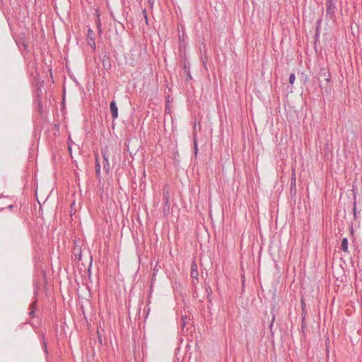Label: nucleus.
Returning a JSON list of instances; mask_svg holds the SVG:
<instances>
[{
    "label": "nucleus",
    "instance_id": "nucleus-1",
    "mask_svg": "<svg viewBox=\"0 0 362 362\" xmlns=\"http://www.w3.org/2000/svg\"><path fill=\"white\" fill-rule=\"evenodd\" d=\"M336 2L337 0H326V19L334 21L337 11Z\"/></svg>",
    "mask_w": 362,
    "mask_h": 362
},
{
    "label": "nucleus",
    "instance_id": "nucleus-2",
    "mask_svg": "<svg viewBox=\"0 0 362 362\" xmlns=\"http://www.w3.org/2000/svg\"><path fill=\"white\" fill-rule=\"evenodd\" d=\"M103 158V168L105 171L108 173L110 169V162H109V154L107 150L102 151Z\"/></svg>",
    "mask_w": 362,
    "mask_h": 362
},
{
    "label": "nucleus",
    "instance_id": "nucleus-3",
    "mask_svg": "<svg viewBox=\"0 0 362 362\" xmlns=\"http://www.w3.org/2000/svg\"><path fill=\"white\" fill-rule=\"evenodd\" d=\"M110 108L112 119H116L118 117V108L115 100L111 101Z\"/></svg>",
    "mask_w": 362,
    "mask_h": 362
},
{
    "label": "nucleus",
    "instance_id": "nucleus-4",
    "mask_svg": "<svg viewBox=\"0 0 362 362\" xmlns=\"http://www.w3.org/2000/svg\"><path fill=\"white\" fill-rule=\"evenodd\" d=\"M191 277L197 280L199 272L197 269V265L195 261H193L191 264Z\"/></svg>",
    "mask_w": 362,
    "mask_h": 362
},
{
    "label": "nucleus",
    "instance_id": "nucleus-5",
    "mask_svg": "<svg viewBox=\"0 0 362 362\" xmlns=\"http://www.w3.org/2000/svg\"><path fill=\"white\" fill-rule=\"evenodd\" d=\"M95 173H96V177L100 178V164L98 160V156L97 154L95 155Z\"/></svg>",
    "mask_w": 362,
    "mask_h": 362
},
{
    "label": "nucleus",
    "instance_id": "nucleus-6",
    "mask_svg": "<svg viewBox=\"0 0 362 362\" xmlns=\"http://www.w3.org/2000/svg\"><path fill=\"white\" fill-rule=\"evenodd\" d=\"M93 35V30H88V44L93 49H95V40L90 37V35Z\"/></svg>",
    "mask_w": 362,
    "mask_h": 362
},
{
    "label": "nucleus",
    "instance_id": "nucleus-7",
    "mask_svg": "<svg viewBox=\"0 0 362 362\" xmlns=\"http://www.w3.org/2000/svg\"><path fill=\"white\" fill-rule=\"evenodd\" d=\"M164 202H170L169 189L167 187L163 188Z\"/></svg>",
    "mask_w": 362,
    "mask_h": 362
},
{
    "label": "nucleus",
    "instance_id": "nucleus-8",
    "mask_svg": "<svg viewBox=\"0 0 362 362\" xmlns=\"http://www.w3.org/2000/svg\"><path fill=\"white\" fill-rule=\"evenodd\" d=\"M170 203L169 202H164L163 208V213L164 216H168L170 211Z\"/></svg>",
    "mask_w": 362,
    "mask_h": 362
},
{
    "label": "nucleus",
    "instance_id": "nucleus-9",
    "mask_svg": "<svg viewBox=\"0 0 362 362\" xmlns=\"http://www.w3.org/2000/svg\"><path fill=\"white\" fill-rule=\"evenodd\" d=\"M341 250L344 252H348V239L344 238L341 241Z\"/></svg>",
    "mask_w": 362,
    "mask_h": 362
},
{
    "label": "nucleus",
    "instance_id": "nucleus-10",
    "mask_svg": "<svg viewBox=\"0 0 362 362\" xmlns=\"http://www.w3.org/2000/svg\"><path fill=\"white\" fill-rule=\"evenodd\" d=\"M103 67L106 69L110 67V63L108 57L107 59L104 57V59H103Z\"/></svg>",
    "mask_w": 362,
    "mask_h": 362
},
{
    "label": "nucleus",
    "instance_id": "nucleus-11",
    "mask_svg": "<svg viewBox=\"0 0 362 362\" xmlns=\"http://www.w3.org/2000/svg\"><path fill=\"white\" fill-rule=\"evenodd\" d=\"M196 132L194 133V155L197 156V152H198V147H197V140H196Z\"/></svg>",
    "mask_w": 362,
    "mask_h": 362
},
{
    "label": "nucleus",
    "instance_id": "nucleus-12",
    "mask_svg": "<svg viewBox=\"0 0 362 362\" xmlns=\"http://www.w3.org/2000/svg\"><path fill=\"white\" fill-rule=\"evenodd\" d=\"M206 292L207 293V297L209 300H211V294L212 293V290L209 286L206 287Z\"/></svg>",
    "mask_w": 362,
    "mask_h": 362
},
{
    "label": "nucleus",
    "instance_id": "nucleus-13",
    "mask_svg": "<svg viewBox=\"0 0 362 362\" xmlns=\"http://www.w3.org/2000/svg\"><path fill=\"white\" fill-rule=\"evenodd\" d=\"M295 79H296L295 74H291L289 76V78H288L289 83H290L291 84H293V83H294V81H295Z\"/></svg>",
    "mask_w": 362,
    "mask_h": 362
},
{
    "label": "nucleus",
    "instance_id": "nucleus-14",
    "mask_svg": "<svg viewBox=\"0 0 362 362\" xmlns=\"http://www.w3.org/2000/svg\"><path fill=\"white\" fill-rule=\"evenodd\" d=\"M34 308H35V303H33L31 305H30V308H31V310L29 312V315L30 316H33V314L35 313V310H34Z\"/></svg>",
    "mask_w": 362,
    "mask_h": 362
},
{
    "label": "nucleus",
    "instance_id": "nucleus-15",
    "mask_svg": "<svg viewBox=\"0 0 362 362\" xmlns=\"http://www.w3.org/2000/svg\"><path fill=\"white\" fill-rule=\"evenodd\" d=\"M186 74H187V77H186V80L187 81H189V80H192V77L190 74V71L189 70H187V71L185 72Z\"/></svg>",
    "mask_w": 362,
    "mask_h": 362
},
{
    "label": "nucleus",
    "instance_id": "nucleus-16",
    "mask_svg": "<svg viewBox=\"0 0 362 362\" xmlns=\"http://www.w3.org/2000/svg\"><path fill=\"white\" fill-rule=\"evenodd\" d=\"M183 69L185 70V71H187V70H189V65L188 63H185L183 64Z\"/></svg>",
    "mask_w": 362,
    "mask_h": 362
},
{
    "label": "nucleus",
    "instance_id": "nucleus-17",
    "mask_svg": "<svg viewBox=\"0 0 362 362\" xmlns=\"http://www.w3.org/2000/svg\"><path fill=\"white\" fill-rule=\"evenodd\" d=\"M143 14H144V18L146 19V21L147 22V21H148V16H147V12H146V9H144V10L143 11Z\"/></svg>",
    "mask_w": 362,
    "mask_h": 362
},
{
    "label": "nucleus",
    "instance_id": "nucleus-18",
    "mask_svg": "<svg viewBox=\"0 0 362 362\" xmlns=\"http://www.w3.org/2000/svg\"><path fill=\"white\" fill-rule=\"evenodd\" d=\"M148 4H150V6H152L153 4V0H148Z\"/></svg>",
    "mask_w": 362,
    "mask_h": 362
},
{
    "label": "nucleus",
    "instance_id": "nucleus-19",
    "mask_svg": "<svg viewBox=\"0 0 362 362\" xmlns=\"http://www.w3.org/2000/svg\"><path fill=\"white\" fill-rule=\"evenodd\" d=\"M326 81H329V78H326Z\"/></svg>",
    "mask_w": 362,
    "mask_h": 362
},
{
    "label": "nucleus",
    "instance_id": "nucleus-20",
    "mask_svg": "<svg viewBox=\"0 0 362 362\" xmlns=\"http://www.w3.org/2000/svg\"><path fill=\"white\" fill-rule=\"evenodd\" d=\"M195 128H196V124H194V129L195 130Z\"/></svg>",
    "mask_w": 362,
    "mask_h": 362
}]
</instances>
